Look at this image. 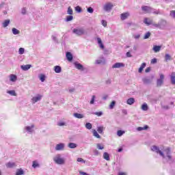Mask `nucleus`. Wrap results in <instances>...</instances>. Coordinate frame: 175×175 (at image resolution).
Returning a JSON list of instances; mask_svg holds the SVG:
<instances>
[{
	"label": "nucleus",
	"mask_w": 175,
	"mask_h": 175,
	"mask_svg": "<svg viewBox=\"0 0 175 175\" xmlns=\"http://www.w3.org/2000/svg\"><path fill=\"white\" fill-rule=\"evenodd\" d=\"M72 33H75L77 36H83V35H85V33H87V31H85V29H84V27L75 28L72 30Z\"/></svg>",
	"instance_id": "1"
},
{
	"label": "nucleus",
	"mask_w": 175,
	"mask_h": 175,
	"mask_svg": "<svg viewBox=\"0 0 175 175\" xmlns=\"http://www.w3.org/2000/svg\"><path fill=\"white\" fill-rule=\"evenodd\" d=\"M53 161L57 165H65V159L61 157V154H57L54 158Z\"/></svg>",
	"instance_id": "2"
},
{
	"label": "nucleus",
	"mask_w": 175,
	"mask_h": 175,
	"mask_svg": "<svg viewBox=\"0 0 175 175\" xmlns=\"http://www.w3.org/2000/svg\"><path fill=\"white\" fill-rule=\"evenodd\" d=\"M151 150L152 151H154V152H157V154H159V155L161 157H162V158L165 159L166 158V157L165 156V154H163L161 150H159V147L157 146H152L151 147Z\"/></svg>",
	"instance_id": "3"
},
{
	"label": "nucleus",
	"mask_w": 175,
	"mask_h": 175,
	"mask_svg": "<svg viewBox=\"0 0 175 175\" xmlns=\"http://www.w3.org/2000/svg\"><path fill=\"white\" fill-rule=\"evenodd\" d=\"M152 79H154V76H152L151 77H145L142 78V81L144 84H146V85L151 84V83H152Z\"/></svg>",
	"instance_id": "4"
},
{
	"label": "nucleus",
	"mask_w": 175,
	"mask_h": 175,
	"mask_svg": "<svg viewBox=\"0 0 175 175\" xmlns=\"http://www.w3.org/2000/svg\"><path fill=\"white\" fill-rule=\"evenodd\" d=\"M165 79V75L163 74H160V78L157 80V86L161 87L163 84V80Z\"/></svg>",
	"instance_id": "5"
},
{
	"label": "nucleus",
	"mask_w": 175,
	"mask_h": 175,
	"mask_svg": "<svg viewBox=\"0 0 175 175\" xmlns=\"http://www.w3.org/2000/svg\"><path fill=\"white\" fill-rule=\"evenodd\" d=\"M113 4L111 3H107L103 6L105 12H110L113 9Z\"/></svg>",
	"instance_id": "6"
},
{
	"label": "nucleus",
	"mask_w": 175,
	"mask_h": 175,
	"mask_svg": "<svg viewBox=\"0 0 175 175\" xmlns=\"http://www.w3.org/2000/svg\"><path fill=\"white\" fill-rule=\"evenodd\" d=\"M42 98H43V96L40 94H37L36 96H34L31 98V102L33 104L36 103V102H39V100H41Z\"/></svg>",
	"instance_id": "7"
},
{
	"label": "nucleus",
	"mask_w": 175,
	"mask_h": 175,
	"mask_svg": "<svg viewBox=\"0 0 175 175\" xmlns=\"http://www.w3.org/2000/svg\"><path fill=\"white\" fill-rule=\"evenodd\" d=\"M65 148V144L60 143L59 144H57L55 146V150L56 151H61Z\"/></svg>",
	"instance_id": "8"
},
{
	"label": "nucleus",
	"mask_w": 175,
	"mask_h": 175,
	"mask_svg": "<svg viewBox=\"0 0 175 175\" xmlns=\"http://www.w3.org/2000/svg\"><path fill=\"white\" fill-rule=\"evenodd\" d=\"M164 152H165L168 159L170 161H171L172 160V155H170V154H172V150H170V148H167L165 150H164Z\"/></svg>",
	"instance_id": "9"
},
{
	"label": "nucleus",
	"mask_w": 175,
	"mask_h": 175,
	"mask_svg": "<svg viewBox=\"0 0 175 175\" xmlns=\"http://www.w3.org/2000/svg\"><path fill=\"white\" fill-rule=\"evenodd\" d=\"M74 65L76 69H78V70H84V66L81 64H79V62H75L74 63Z\"/></svg>",
	"instance_id": "10"
},
{
	"label": "nucleus",
	"mask_w": 175,
	"mask_h": 175,
	"mask_svg": "<svg viewBox=\"0 0 175 175\" xmlns=\"http://www.w3.org/2000/svg\"><path fill=\"white\" fill-rule=\"evenodd\" d=\"M124 66H125V64H124V63L118 62L112 66V68L116 69L118 68H124Z\"/></svg>",
	"instance_id": "11"
},
{
	"label": "nucleus",
	"mask_w": 175,
	"mask_h": 175,
	"mask_svg": "<svg viewBox=\"0 0 175 175\" xmlns=\"http://www.w3.org/2000/svg\"><path fill=\"white\" fill-rule=\"evenodd\" d=\"M142 10H143V12H146V13H151V10H152V8L147 5H144L142 7Z\"/></svg>",
	"instance_id": "12"
},
{
	"label": "nucleus",
	"mask_w": 175,
	"mask_h": 175,
	"mask_svg": "<svg viewBox=\"0 0 175 175\" xmlns=\"http://www.w3.org/2000/svg\"><path fill=\"white\" fill-rule=\"evenodd\" d=\"M129 16H131L129 12H124V13H122L120 14V18L122 21L126 20V18H128L129 17Z\"/></svg>",
	"instance_id": "13"
},
{
	"label": "nucleus",
	"mask_w": 175,
	"mask_h": 175,
	"mask_svg": "<svg viewBox=\"0 0 175 175\" xmlns=\"http://www.w3.org/2000/svg\"><path fill=\"white\" fill-rule=\"evenodd\" d=\"M35 128V125L32 124L31 126H27L25 127V129L29 132V133H32L33 132V129Z\"/></svg>",
	"instance_id": "14"
},
{
	"label": "nucleus",
	"mask_w": 175,
	"mask_h": 175,
	"mask_svg": "<svg viewBox=\"0 0 175 175\" xmlns=\"http://www.w3.org/2000/svg\"><path fill=\"white\" fill-rule=\"evenodd\" d=\"M31 68H32V65H31V64L21 66V69H22V70H25V71L29 70V69H31Z\"/></svg>",
	"instance_id": "15"
},
{
	"label": "nucleus",
	"mask_w": 175,
	"mask_h": 175,
	"mask_svg": "<svg viewBox=\"0 0 175 175\" xmlns=\"http://www.w3.org/2000/svg\"><path fill=\"white\" fill-rule=\"evenodd\" d=\"M171 80V84L175 85V72H172L170 76Z\"/></svg>",
	"instance_id": "16"
},
{
	"label": "nucleus",
	"mask_w": 175,
	"mask_h": 175,
	"mask_svg": "<svg viewBox=\"0 0 175 175\" xmlns=\"http://www.w3.org/2000/svg\"><path fill=\"white\" fill-rule=\"evenodd\" d=\"M97 42L99 45L100 49L103 50L105 49V45H103V42H102V39L100 38H97Z\"/></svg>",
	"instance_id": "17"
},
{
	"label": "nucleus",
	"mask_w": 175,
	"mask_h": 175,
	"mask_svg": "<svg viewBox=\"0 0 175 175\" xmlns=\"http://www.w3.org/2000/svg\"><path fill=\"white\" fill-rule=\"evenodd\" d=\"M5 166L9 169H12V167H16V163L8 162L7 164H5Z\"/></svg>",
	"instance_id": "18"
},
{
	"label": "nucleus",
	"mask_w": 175,
	"mask_h": 175,
	"mask_svg": "<svg viewBox=\"0 0 175 175\" xmlns=\"http://www.w3.org/2000/svg\"><path fill=\"white\" fill-rule=\"evenodd\" d=\"M66 57L68 61H72L73 59V55H72V53L70 52H67L66 54Z\"/></svg>",
	"instance_id": "19"
},
{
	"label": "nucleus",
	"mask_w": 175,
	"mask_h": 175,
	"mask_svg": "<svg viewBox=\"0 0 175 175\" xmlns=\"http://www.w3.org/2000/svg\"><path fill=\"white\" fill-rule=\"evenodd\" d=\"M103 158L105 159V161H110V154L108 152H105L103 153Z\"/></svg>",
	"instance_id": "20"
},
{
	"label": "nucleus",
	"mask_w": 175,
	"mask_h": 175,
	"mask_svg": "<svg viewBox=\"0 0 175 175\" xmlns=\"http://www.w3.org/2000/svg\"><path fill=\"white\" fill-rule=\"evenodd\" d=\"M73 116L74 117H75V118H79V119L84 118V114L83 113H75Z\"/></svg>",
	"instance_id": "21"
},
{
	"label": "nucleus",
	"mask_w": 175,
	"mask_h": 175,
	"mask_svg": "<svg viewBox=\"0 0 175 175\" xmlns=\"http://www.w3.org/2000/svg\"><path fill=\"white\" fill-rule=\"evenodd\" d=\"M54 70H55V73H61L62 68L59 66H55L54 67Z\"/></svg>",
	"instance_id": "22"
},
{
	"label": "nucleus",
	"mask_w": 175,
	"mask_h": 175,
	"mask_svg": "<svg viewBox=\"0 0 175 175\" xmlns=\"http://www.w3.org/2000/svg\"><path fill=\"white\" fill-rule=\"evenodd\" d=\"M144 23V24H146V25H152V20H148V18H145Z\"/></svg>",
	"instance_id": "23"
},
{
	"label": "nucleus",
	"mask_w": 175,
	"mask_h": 175,
	"mask_svg": "<svg viewBox=\"0 0 175 175\" xmlns=\"http://www.w3.org/2000/svg\"><path fill=\"white\" fill-rule=\"evenodd\" d=\"M68 147L69 148H77V144H76L73 142H70L68 145Z\"/></svg>",
	"instance_id": "24"
},
{
	"label": "nucleus",
	"mask_w": 175,
	"mask_h": 175,
	"mask_svg": "<svg viewBox=\"0 0 175 175\" xmlns=\"http://www.w3.org/2000/svg\"><path fill=\"white\" fill-rule=\"evenodd\" d=\"M172 59H173L172 58V56L170 54H165V62H167L168 61H172Z\"/></svg>",
	"instance_id": "25"
},
{
	"label": "nucleus",
	"mask_w": 175,
	"mask_h": 175,
	"mask_svg": "<svg viewBox=\"0 0 175 175\" xmlns=\"http://www.w3.org/2000/svg\"><path fill=\"white\" fill-rule=\"evenodd\" d=\"M142 110L144 111H147L148 110V105H147V103H144L141 107Z\"/></svg>",
	"instance_id": "26"
},
{
	"label": "nucleus",
	"mask_w": 175,
	"mask_h": 175,
	"mask_svg": "<svg viewBox=\"0 0 175 175\" xmlns=\"http://www.w3.org/2000/svg\"><path fill=\"white\" fill-rule=\"evenodd\" d=\"M126 103L127 105H133V103H135V99L133 98H130L127 99Z\"/></svg>",
	"instance_id": "27"
},
{
	"label": "nucleus",
	"mask_w": 175,
	"mask_h": 175,
	"mask_svg": "<svg viewBox=\"0 0 175 175\" xmlns=\"http://www.w3.org/2000/svg\"><path fill=\"white\" fill-rule=\"evenodd\" d=\"M146 65H147V64H146V63H142V64L141 66L139 67V70H138L139 73H142V72H143V69H144V68H146Z\"/></svg>",
	"instance_id": "28"
},
{
	"label": "nucleus",
	"mask_w": 175,
	"mask_h": 175,
	"mask_svg": "<svg viewBox=\"0 0 175 175\" xmlns=\"http://www.w3.org/2000/svg\"><path fill=\"white\" fill-rule=\"evenodd\" d=\"M72 20H73V16L72 15H68L65 18L66 23H69V21H72Z\"/></svg>",
	"instance_id": "29"
},
{
	"label": "nucleus",
	"mask_w": 175,
	"mask_h": 175,
	"mask_svg": "<svg viewBox=\"0 0 175 175\" xmlns=\"http://www.w3.org/2000/svg\"><path fill=\"white\" fill-rule=\"evenodd\" d=\"M10 81H13V82L16 81L17 76H16L14 75H11L10 76Z\"/></svg>",
	"instance_id": "30"
},
{
	"label": "nucleus",
	"mask_w": 175,
	"mask_h": 175,
	"mask_svg": "<svg viewBox=\"0 0 175 175\" xmlns=\"http://www.w3.org/2000/svg\"><path fill=\"white\" fill-rule=\"evenodd\" d=\"M148 125H145L144 127H138L137 128V131H146L147 129H148Z\"/></svg>",
	"instance_id": "31"
},
{
	"label": "nucleus",
	"mask_w": 175,
	"mask_h": 175,
	"mask_svg": "<svg viewBox=\"0 0 175 175\" xmlns=\"http://www.w3.org/2000/svg\"><path fill=\"white\" fill-rule=\"evenodd\" d=\"M153 51H154V53H158L161 51V46L157 45L154 46Z\"/></svg>",
	"instance_id": "32"
},
{
	"label": "nucleus",
	"mask_w": 175,
	"mask_h": 175,
	"mask_svg": "<svg viewBox=\"0 0 175 175\" xmlns=\"http://www.w3.org/2000/svg\"><path fill=\"white\" fill-rule=\"evenodd\" d=\"M93 136H94L97 139H100V135L98 133V131H96V130H93Z\"/></svg>",
	"instance_id": "33"
},
{
	"label": "nucleus",
	"mask_w": 175,
	"mask_h": 175,
	"mask_svg": "<svg viewBox=\"0 0 175 175\" xmlns=\"http://www.w3.org/2000/svg\"><path fill=\"white\" fill-rule=\"evenodd\" d=\"M9 24H10V20L4 21V22L3 23V28H6V27H8V25H9Z\"/></svg>",
	"instance_id": "34"
},
{
	"label": "nucleus",
	"mask_w": 175,
	"mask_h": 175,
	"mask_svg": "<svg viewBox=\"0 0 175 175\" xmlns=\"http://www.w3.org/2000/svg\"><path fill=\"white\" fill-rule=\"evenodd\" d=\"M24 174V170L23 169H18L16 172V175H23Z\"/></svg>",
	"instance_id": "35"
},
{
	"label": "nucleus",
	"mask_w": 175,
	"mask_h": 175,
	"mask_svg": "<svg viewBox=\"0 0 175 175\" xmlns=\"http://www.w3.org/2000/svg\"><path fill=\"white\" fill-rule=\"evenodd\" d=\"M8 94H10V95H12V96H17V94H16V91L14 90L8 91Z\"/></svg>",
	"instance_id": "36"
},
{
	"label": "nucleus",
	"mask_w": 175,
	"mask_h": 175,
	"mask_svg": "<svg viewBox=\"0 0 175 175\" xmlns=\"http://www.w3.org/2000/svg\"><path fill=\"white\" fill-rule=\"evenodd\" d=\"M40 165L37 163V161H33L32 167L34 169H36V167H40Z\"/></svg>",
	"instance_id": "37"
},
{
	"label": "nucleus",
	"mask_w": 175,
	"mask_h": 175,
	"mask_svg": "<svg viewBox=\"0 0 175 175\" xmlns=\"http://www.w3.org/2000/svg\"><path fill=\"white\" fill-rule=\"evenodd\" d=\"M12 33L14 35H18V33H20V31H18V29L14 27L12 28Z\"/></svg>",
	"instance_id": "38"
},
{
	"label": "nucleus",
	"mask_w": 175,
	"mask_h": 175,
	"mask_svg": "<svg viewBox=\"0 0 175 175\" xmlns=\"http://www.w3.org/2000/svg\"><path fill=\"white\" fill-rule=\"evenodd\" d=\"M67 14H70V15L73 14V10L70 6L68 8Z\"/></svg>",
	"instance_id": "39"
},
{
	"label": "nucleus",
	"mask_w": 175,
	"mask_h": 175,
	"mask_svg": "<svg viewBox=\"0 0 175 175\" xmlns=\"http://www.w3.org/2000/svg\"><path fill=\"white\" fill-rule=\"evenodd\" d=\"M101 59H97L96 60V65H100V64H102V62H103V61H105V57H101Z\"/></svg>",
	"instance_id": "40"
},
{
	"label": "nucleus",
	"mask_w": 175,
	"mask_h": 175,
	"mask_svg": "<svg viewBox=\"0 0 175 175\" xmlns=\"http://www.w3.org/2000/svg\"><path fill=\"white\" fill-rule=\"evenodd\" d=\"M40 80H41L42 83H44V80H46V75L41 74L40 75Z\"/></svg>",
	"instance_id": "41"
},
{
	"label": "nucleus",
	"mask_w": 175,
	"mask_h": 175,
	"mask_svg": "<svg viewBox=\"0 0 175 175\" xmlns=\"http://www.w3.org/2000/svg\"><path fill=\"white\" fill-rule=\"evenodd\" d=\"M85 129H92V124L90 122L85 124Z\"/></svg>",
	"instance_id": "42"
},
{
	"label": "nucleus",
	"mask_w": 175,
	"mask_h": 175,
	"mask_svg": "<svg viewBox=\"0 0 175 175\" xmlns=\"http://www.w3.org/2000/svg\"><path fill=\"white\" fill-rule=\"evenodd\" d=\"M124 133H125V131H122V130H118L117 132V135L119 137L122 136V135H124Z\"/></svg>",
	"instance_id": "43"
},
{
	"label": "nucleus",
	"mask_w": 175,
	"mask_h": 175,
	"mask_svg": "<svg viewBox=\"0 0 175 175\" xmlns=\"http://www.w3.org/2000/svg\"><path fill=\"white\" fill-rule=\"evenodd\" d=\"M151 36V33L150 31H148L146 33L145 36H144V39H148Z\"/></svg>",
	"instance_id": "44"
},
{
	"label": "nucleus",
	"mask_w": 175,
	"mask_h": 175,
	"mask_svg": "<svg viewBox=\"0 0 175 175\" xmlns=\"http://www.w3.org/2000/svg\"><path fill=\"white\" fill-rule=\"evenodd\" d=\"M97 132H98V133H103V126H98L97 128Z\"/></svg>",
	"instance_id": "45"
},
{
	"label": "nucleus",
	"mask_w": 175,
	"mask_h": 175,
	"mask_svg": "<svg viewBox=\"0 0 175 175\" xmlns=\"http://www.w3.org/2000/svg\"><path fill=\"white\" fill-rule=\"evenodd\" d=\"M25 51V49H24V48H20L18 50V54H20V55H23Z\"/></svg>",
	"instance_id": "46"
},
{
	"label": "nucleus",
	"mask_w": 175,
	"mask_h": 175,
	"mask_svg": "<svg viewBox=\"0 0 175 175\" xmlns=\"http://www.w3.org/2000/svg\"><path fill=\"white\" fill-rule=\"evenodd\" d=\"M114 106H116V102L113 100L111 103L109 105V109H114Z\"/></svg>",
	"instance_id": "47"
},
{
	"label": "nucleus",
	"mask_w": 175,
	"mask_h": 175,
	"mask_svg": "<svg viewBox=\"0 0 175 175\" xmlns=\"http://www.w3.org/2000/svg\"><path fill=\"white\" fill-rule=\"evenodd\" d=\"M152 13L154 14H161V10H153Z\"/></svg>",
	"instance_id": "48"
},
{
	"label": "nucleus",
	"mask_w": 175,
	"mask_h": 175,
	"mask_svg": "<svg viewBox=\"0 0 175 175\" xmlns=\"http://www.w3.org/2000/svg\"><path fill=\"white\" fill-rule=\"evenodd\" d=\"M95 98H96L95 95H93L92 96V99L90 100V105H94V103L95 102Z\"/></svg>",
	"instance_id": "49"
},
{
	"label": "nucleus",
	"mask_w": 175,
	"mask_h": 175,
	"mask_svg": "<svg viewBox=\"0 0 175 175\" xmlns=\"http://www.w3.org/2000/svg\"><path fill=\"white\" fill-rule=\"evenodd\" d=\"M97 148L98 150H103V148H105V146H102L100 144H97Z\"/></svg>",
	"instance_id": "50"
},
{
	"label": "nucleus",
	"mask_w": 175,
	"mask_h": 175,
	"mask_svg": "<svg viewBox=\"0 0 175 175\" xmlns=\"http://www.w3.org/2000/svg\"><path fill=\"white\" fill-rule=\"evenodd\" d=\"M157 62H158V59H157V58H153L151 62H150V64H157Z\"/></svg>",
	"instance_id": "51"
},
{
	"label": "nucleus",
	"mask_w": 175,
	"mask_h": 175,
	"mask_svg": "<svg viewBox=\"0 0 175 175\" xmlns=\"http://www.w3.org/2000/svg\"><path fill=\"white\" fill-rule=\"evenodd\" d=\"M94 114H95V116H97L98 117H100V116L103 115V112H102V111L95 112Z\"/></svg>",
	"instance_id": "52"
},
{
	"label": "nucleus",
	"mask_w": 175,
	"mask_h": 175,
	"mask_svg": "<svg viewBox=\"0 0 175 175\" xmlns=\"http://www.w3.org/2000/svg\"><path fill=\"white\" fill-rule=\"evenodd\" d=\"M101 24L103 25V27H107V22L105 20L101 21Z\"/></svg>",
	"instance_id": "53"
},
{
	"label": "nucleus",
	"mask_w": 175,
	"mask_h": 175,
	"mask_svg": "<svg viewBox=\"0 0 175 175\" xmlns=\"http://www.w3.org/2000/svg\"><path fill=\"white\" fill-rule=\"evenodd\" d=\"M87 10L88 13H94V8L92 7H89Z\"/></svg>",
	"instance_id": "54"
},
{
	"label": "nucleus",
	"mask_w": 175,
	"mask_h": 175,
	"mask_svg": "<svg viewBox=\"0 0 175 175\" xmlns=\"http://www.w3.org/2000/svg\"><path fill=\"white\" fill-rule=\"evenodd\" d=\"M75 10L76 12H78V13H81V8H80V6H77Z\"/></svg>",
	"instance_id": "55"
},
{
	"label": "nucleus",
	"mask_w": 175,
	"mask_h": 175,
	"mask_svg": "<svg viewBox=\"0 0 175 175\" xmlns=\"http://www.w3.org/2000/svg\"><path fill=\"white\" fill-rule=\"evenodd\" d=\"M170 14L171 17H173L174 18H175V10L170 11Z\"/></svg>",
	"instance_id": "56"
},
{
	"label": "nucleus",
	"mask_w": 175,
	"mask_h": 175,
	"mask_svg": "<svg viewBox=\"0 0 175 175\" xmlns=\"http://www.w3.org/2000/svg\"><path fill=\"white\" fill-rule=\"evenodd\" d=\"M52 39L53 42H55V43H59L58 39H57V37H55V36H52Z\"/></svg>",
	"instance_id": "57"
},
{
	"label": "nucleus",
	"mask_w": 175,
	"mask_h": 175,
	"mask_svg": "<svg viewBox=\"0 0 175 175\" xmlns=\"http://www.w3.org/2000/svg\"><path fill=\"white\" fill-rule=\"evenodd\" d=\"M152 25H153V27H155V28H159L161 27V25H159V23H153L152 24Z\"/></svg>",
	"instance_id": "58"
},
{
	"label": "nucleus",
	"mask_w": 175,
	"mask_h": 175,
	"mask_svg": "<svg viewBox=\"0 0 175 175\" xmlns=\"http://www.w3.org/2000/svg\"><path fill=\"white\" fill-rule=\"evenodd\" d=\"M77 162H83V163H85V161L82 158H78L77 159Z\"/></svg>",
	"instance_id": "59"
},
{
	"label": "nucleus",
	"mask_w": 175,
	"mask_h": 175,
	"mask_svg": "<svg viewBox=\"0 0 175 175\" xmlns=\"http://www.w3.org/2000/svg\"><path fill=\"white\" fill-rule=\"evenodd\" d=\"M21 13H22V14H26L27 9H25V8H22Z\"/></svg>",
	"instance_id": "60"
},
{
	"label": "nucleus",
	"mask_w": 175,
	"mask_h": 175,
	"mask_svg": "<svg viewBox=\"0 0 175 175\" xmlns=\"http://www.w3.org/2000/svg\"><path fill=\"white\" fill-rule=\"evenodd\" d=\"M162 109H165V110H169L170 107H169V105H162Z\"/></svg>",
	"instance_id": "61"
},
{
	"label": "nucleus",
	"mask_w": 175,
	"mask_h": 175,
	"mask_svg": "<svg viewBox=\"0 0 175 175\" xmlns=\"http://www.w3.org/2000/svg\"><path fill=\"white\" fill-rule=\"evenodd\" d=\"M133 38H134V39H140V34L133 35Z\"/></svg>",
	"instance_id": "62"
},
{
	"label": "nucleus",
	"mask_w": 175,
	"mask_h": 175,
	"mask_svg": "<svg viewBox=\"0 0 175 175\" xmlns=\"http://www.w3.org/2000/svg\"><path fill=\"white\" fill-rule=\"evenodd\" d=\"M57 125H58L59 126H64V125H65V122H58V123H57Z\"/></svg>",
	"instance_id": "63"
},
{
	"label": "nucleus",
	"mask_w": 175,
	"mask_h": 175,
	"mask_svg": "<svg viewBox=\"0 0 175 175\" xmlns=\"http://www.w3.org/2000/svg\"><path fill=\"white\" fill-rule=\"evenodd\" d=\"M69 92L72 94V92H74L75 91V88H71L68 90Z\"/></svg>",
	"instance_id": "64"
}]
</instances>
